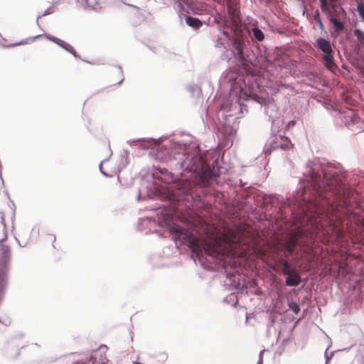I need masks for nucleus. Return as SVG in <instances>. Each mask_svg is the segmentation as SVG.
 <instances>
[{
	"label": "nucleus",
	"mask_w": 364,
	"mask_h": 364,
	"mask_svg": "<svg viewBox=\"0 0 364 364\" xmlns=\"http://www.w3.org/2000/svg\"><path fill=\"white\" fill-rule=\"evenodd\" d=\"M295 124V122L294 120L292 121H290L289 122H288L287 124V127L289 128L291 126H294Z\"/></svg>",
	"instance_id": "nucleus-27"
},
{
	"label": "nucleus",
	"mask_w": 364,
	"mask_h": 364,
	"mask_svg": "<svg viewBox=\"0 0 364 364\" xmlns=\"http://www.w3.org/2000/svg\"><path fill=\"white\" fill-rule=\"evenodd\" d=\"M357 11L360 17L364 20V4H360L358 5Z\"/></svg>",
	"instance_id": "nucleus-20"
},
{
	"label": "nucleus",
	"mask_w": 364,
	"mask_h": 364,
	"mask_svg": "<svg viewBox=\"0 0 364 364\" xmlns=\"http://www.w3.org/2000/svg\"><path fill=\"white\" fill-rule=\"evenodd\" d=\"M307 168L304 179L306 184L301 194L302 201L298 204L299 211L302 213L336 196L343 197L341 205L345 208V191L348 190L343 174L333 167L316 162L309 163Z\"/></svg>",
	"instance_id": "nucleus-1"
},
{
	"label": "nucleus",
	"mask_w": 364,
	"mask_h": 364,
	"mask_svg": "<svg viewBox=\"0 0 364 364\" xmlns=\"http://www.w3.org/2000/svg\"><path fill=\"white\" fill-rule=\"evenodd\" d=\"M280 263L282 265V271L285 275L289 274L290 273L295 271L291 267L287 260L282 259L280 260Z\"/></svg>",
	"instance_id": "nucleus-16"
},
{
	"label": "nucleus",
	"mask_w": 364,
	"mask_h": 364,
	"mask_svg": "<svg viewBox=\"0 0 364 364\" xmlns=\"http://www.w3.org/2000/svg\"><path fill=\"white\" fill-rule=\"evenodd\" d=\"M321 4V9L324 11H327V9L328 8L327 0H320Z\"/></svg>",
	"instance_id": "nucleus-23"
},
{
	"label": "nucleus",
	"mask_w": 364,
	"mask_h": 364,
	"mask_svg": "<svg viewBox=\"0 0 364 364\" xmlns=\"http://www.w3.org/2000/svg\"><path fill=\"white\" fill-rule=\"evenodd\" d=\"M338 0H330L331 3V5L333 4H336V2H337Z\"/></svg>",
	"instance_id": "nucleus-29"
},
{
	"label": "nucleus",
	"mask_w": 364,
	"mask_h": 364,
	"mask_svg": "<svg viewBox=\"0 0 364 364\" xmlns=\"http://www.w3.org/2000/svg\"><path fill=\"white\" fill-rule=\"evenodd\" d=\"M356 36L359 40V41L364 45V33L358 31L356 33Z\"/></svg>",
	"instance_id": "nucleus-21"
},
{
	"label": "nucleus",
	"mask_w": 364,
	"mask_h": 364,
	"mask_svg": "<svg viewBox=\"0 0 364 364\" xmlns=\"http://www.w3.org/2000/svg\"><path fill=\"white\" fill-rule=\"evenodd\" d=\"M279 140V141H274L273 143L272 146L274 149L279 148L283 150H289L292 148V144L289 139L280 137Z\"/></svg>",
	"instance_id": "nucleus-11"
},
{
	"label": "nucleus",
	"mask_w": 364,
	"mask_h": 364,
	"mask_svg": "<svg viewBox=\"0 0 364 364\" xmlns=\"http://www.w3.org/2000/svg\"><path fill=\"white\" fill-rule=\"evenodd\" d=\"M92 356H89L86 358L85 361H76L73 364H89L90 361L92 360Z\"/></svg>",
	"instance_id": "nucleus-22"
},
{
	"label": "nucleus",
	"mask_w": 364,
	"mask_h": 364,
	"mask_svg": "<svg viewBox=\"0 0 364 364\" xmlns=\"http://www.w3.org/2000/svg\"><path fill=\"white\" fill-rule=\"evenodd\" d=\"M176 2L178 4L179 6L183 9L182 4H188V0H176Z\"/></svg>",
	"instance_id": "nucleus-25"
},
{
	"label": "nucleus",
	"mask_w": 364,
	"mask_h": 364,
	"mask_svg": "<svg viewBox=\"0 0 364 364\" xmlns=\"http://www.w3.org/2000/svg\"><path fill=\"white\" fill-rule=\"evenodd\" d=\"M107 350V347L106 346H101L98 350L97 351V353H101L102 351L105 353Z\"/></svg>",
	"instance_id": "nucleus-24"
},
{
	"label": "nucleus",
	"mask_w": 364,
	"mask_h": 364,
	"mask_svg": "<svg viewBox=\"0 0 364 364\" xmlns=\"http://www.w3.org/2000/svg\"><path fill=\"white\" fill-rule=\"evenodd\" d=\"M44 36L48 39L49 41L56 43L57 45H58L59 46H60L61 48H63V49H65V50L68 51L70 53H71L74 57L77 58V52L76 50L74 49V48L70 46V44L67 43L66 42L55 37V36H50V35H44Z\"/></svg>",
	"instance_id": "nucleus-10"
},
{
	"label": "nucleus",
	"mask_w": 364,
	"mask_h": 364,
	"mask_svg": "<svg viewBox=\"0 0 364 364\" xmlns=\"http://www.w3.org/2000/svg\"><path fill=\"white\" fill-rule=\"evenodd\" d=\"M187 183H188V187L187 188L186 192L188 193V191H191V188L192 185H191V182H189V181H188V182H187Z\"/></svg>",
	"instance_id": "nucleus-28"
},
{
	"label": "nucleus",
	"mask_w": 364,
	"mask_h": 364,
	"mask_svg": "<svg viewBox=\"0 0 364 364\" xmlns=\"http://www.w3.org/2000/svg\"><path fill=\"white\" fill-rule=\"evenodd\" d=\"M344 20L345 19H331V21H330L333 25L334 32L336 33V36L339 35L344 30Z\"/></svg>",
	"instance_id": "nucleus-14"
},
{
	"label": "nucleus",
	"mask_w": 364,
	"mask_h": 364,
	"mask_svg": "<svg viewBox=\"0 0 364 364\" xmlns=\"http://www.w3.org/2000/svg\"><path fill=\"white\" fill-rule=\"evenodd\" d=\"M240 21L239 17L235 14H232L230 20L225 21V30L223 31V34L228 38H235V42L237 43V49L240 53L241 50L240 48V37L242 35V29L240 25Z\"/></svg>",
	"instance_id": "nucleus-5"
},
{
	"label": "nucleus",
	"mask_w": 364,
	"mask_h": 364,
	"mask_svg": "<svg viewBox=\"0 0 364 364\" xmlns=\"http://www.w3.org/2000/svg\"><path fill=\"white\" fill-rule=\"evenodd\" d=\"M314 46L323 53V58L326 67L328 70H333L336 65L333 60V50L330 41L323 38H318Z\"/></svg>",
	"instance_id": "nucleus-6"
},
{
	"label": "nucleus",
	"mask_w": 364,
	"mask_h": 364,
	"mask_svg": "<svg viewBox=\"0 0 364 364\" xmlns=\"http://www.w3.org/2000/svg\"><path fill=\"white\" fill-rule=\"evenodd\" d=\"M304 230V229L299 228L287 235L283 242L284 250L287 252L285 254V257L294 252L295 247L303 237Z\"/></svg>",
	"instance_id": "nucleus-8"
},
{
	"label": "nucleus",
	"mask_w": 364,
	"mask_h": 364,
	"mask_svg": "<svg viewBox=\"0 0 364 364\" xmlns=\"http://www.w3.org/2000/svg\"><path fill=\"white\" fill-rule=\"evenodd\" d=\"M180 164L181 168L194 173V183L200 187L211 186L218 175L199 154H188Z\"/></svg>",
	"instance_id": "nucleus-4"
},
{
	"label": "nucleus",
	"mask_w": 364,
	"mask_h": 364,
	"mask_svg": "<svg viewBox=\"0 0 364 364\" xmlns=\"http://www.w3.org/2000/svg\"><path fill=\"white\" fill-rule=\"evenodd\" d=\"M315 21L318 23L320 29L322 30V31H324L325 30V26H324V25H323V23L320 16H319L318 13L315 16Z\"/></svg>",
	"instance_id": "nucleus-19"
},
{
	"label": "nucleus",
	"mask_w": 364,
	"mask_h": 364,
	"mask_svg": "<svg viewBox=\"0 0 364 364\" xmlns=\"http://www.w3.org/2000/svg\"><path fill=\"white\" fill-rule=\"evenodd\" d=\"M342 198L336 196L302 213L304 215L301 223H306V225L309 223L314 229L311 232H314L322 228L323 222L326 221L332 226L338 239L344 237L343 229L340 228L344 219L348 220L347 226L349 223H354L358 227L364 228V210L358 205L355 208L352 207L348 191H345L347 204L344 206L346 210H343Z\"/></svg>",
	"instance_id": "nucleus-3"
},
{
	"label": "nucleus",
	"mask_w": 364,
	"mask_h": 364,
	"mask_svg": "<svg viewBox=\"0 0 364 364\" xmlns=\"http://www.w3.org/2000/svg\"><path fill=\"white\" fill-rule=\"evenodd\" d=\"M87 5L93 9H100L105 8L109 2V0H85Z\"/></svg>",
	"instance_id": "nucleus-13"
},
{
	"label": "nucleus",
	"mask_w": 364,
	"mask_h": 364,
	"mask_svg": "<svg viewBox=\"0 0 364 364\" xmlns=\"http://www.w3.org/2000/svg\"><path fill=\"white\" fill-rule=\"evenodd\" d=\"M186 22L189 26L194 28H200L202 26V22L199 19L191 16H186Z\"/></svg>",
	"instance_id": "nucleus-15"
},
{
	"label": "nucleus",
	"mask_w": 364,
	"mask_h": 364,
	"mask_svg": "<svg viewBox=\"0 0 364 364\" xmlns=\"http://www.w3.org/2000/svg\"><path fill=\"white\" fill-rule=\"evenodd\" d=\"M294 306V307L293 308V306H291V308L296 312L297 313L299 311V307L296 304H293Z\"/></svg>",
	"instance_id": "nucleus-26"
},
{
	"label": "nucleus",
	"mask_w": 364,
	"mask_h": 364,
	"mask_svg": "<svg viewBox=\"0 0 364 364\" xmlns=\"http://www.w3.org/2000/svg\"><path fill=\"white\" fill-rule=\"evenodd\" d=\"M286 284L289 287H296L301 282V278L299 274L294 271L289 274L287 275Z\"/></svg>",
	"instance_id": "nucleus-12"
},
{
	"label": "nucleus",
	"mask_w": 364,
	"mask_h": 364,
	"mask_svg": "<svg viewBox=\"0 0 364 364\" xmlns=\"http://www.w3.org/2000/svg\"><path fill=\"white\" fill-rule=\"evenodd\" d=\"M92 364H109V360L107 359L105 355H100L98 359L95 358V360L92 362Z\"/></svg>",
	"instance_id": "nucleus-18"
},
{
	"label": "nucleus",
	"mask_w": 364,
	"mask_h": 364,
	"mask_svg": "<svg viewBox=\"0 0 364 364\" xmlns=\"http://www.w3.org/2000/svg\"><path fill=\"white\" fill-rule=\"evenodd\" d=\"M169 232L174 235L175 240H182L186 242L192 252L196 255L205 252L210 256L219 259L225 256L228 257L245 256L246 247L240 251L237 247L239 242L250 240L246 239L249 232L242 227L226 230L223 237L207 235L203 238L195 237L187 230L176 224L170 226Z\"/></svg>",
	"instance_id": "nucleus-2"
},
{
	"label": "nucleus",
	"mask_w": 364,
	"mask_h": 364,
	"mask_svg": "<svg viewBox=\"0 0 364 364\" xmlns=\"http://www.w3.org/2000/svg\"><path fill=\"white\" fill-rule=\"evenodd\" d=\"M326 11H328L329 21H331V19H345L346 13L344 10L338 6L337 4L331 5V8H328Z\"/></svg>",
	"instance_id": "nucleus-9"
},
{
	"label": "nucleus",
	"mask_w": 364,
	"mask_h": 364,
	"mask_svg": "<svg viewBox=\"0 0 364 364\" xmlns=\"http://www.w3.org/2000/svg\"><path fill=\"white\" fill-rule=\"evenodd\" d=\"M252 33L254 37L259 41H262L264 39V33L263 32L258 28H254L252 29Z\"/></svg>",
	"instance_id": "nucleus-17"
},
{
	"label": "nucleus",
	"mask_w": 364,
	"mask_h": 364,
	"mask_svg": "<svg viewBox=\"0 0 364 364\" xmlns=\"http://www.w3.org/2000/svg\"><path fill=\"white\" fill-rule=\"evenodd\" d=\"M7 236L5 235L4 238L0 240V250H1V258H0V279L2 280V283L7 284V270H8V262L10 259L11 250L10 247L5 244Z\"/></svg>",
	"instance_id": "nucleus-7"
}]
</instances>
